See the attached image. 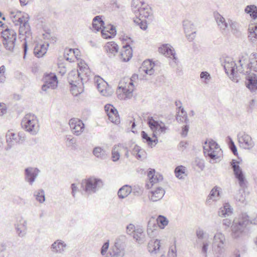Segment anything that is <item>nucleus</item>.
<instances>
[{
  "instance_id": "1",
  "label": "nucleus",
  "mask_w": 257,
  "mask_h": 257,
  "mask_svg": "<svg viewBox=\"0 0 257 257\" xmlns=\"http://www.w3.org/2000/svg\"><path fill=\"white\" fill-rule=\"evenodd\" d=\"M249 223L257 224L256 217L252 219H249L248 215L246 213L241 214L237 221H233L231 226V236L234 239L241 237L247 229Z\"/></svg>"
},
{
  "instance_id": "2",
  "label": "nucleus",
  "mask_w": 257,
  "mask_h": 257,
  "mask_svg": "<svg viewBox=\"0 0 257 257\" xmlns=\"http://www.w3.org/2000/svg\"><path fill=\"white\" fill-rule=\"evenodd\" d=\"M103 185L100 179L91 177L82 180L81 188L86 194L91 195L96 193Z\"/></svg>"
},
{
  "instance_id": "3",
  "label": "nucleus",
  "mask_w": 257,
  "mask_h": 257,
  "mask_svg": "<svg viewBox=\"0 0 257 257\" xmlns=\"http://www.w3.org/2000/svg\"><path fill=\"white\" fill-rule=\"evenodd\" d=\"M21 125L23 128L33 135H36L39 131L38 120L33 114H27L23 118Z\"/></svg>"
},
{
  "instance_id": "4",
  "label": "nucleus",
  "mask_w": 257,
  "mask_h": 257,
  "mask_svg": "<svg viewBox=\"0 0 257 257\" xmlns=\"http://www.w3.org/2000/svg\"><path fill=\"white\" fill-rule=\"evenodd\" d=\"M2 42L7 50L13 52L17 40V33L12 29L6 28L1 32Z\"/></svg>"
},
{
  "instance_id": "5",
  "label": "nucleus",
  "mask_w": 257,
  "mask_h": 257,
  "mask_svg": "<svg viewBox=\"0 0 257 257\" xmlns=\"http://www.w3.org/2000/svg\"><path fill=\"white\" fill-rule=\"evenodd\" d=\"M239 162L233 159L230 162V166L233 170L235 177L237 180L240 187L244 188L246 187V180L244 174L240 167Z\"/></svg>"
},
{
  "instance_id": "6",
  "label": "nucleus",
  "mask_w": 257,
  "mask_h": 257,
  "mask_svg": "<svg viewBox=\"0 0 257 257\" xmlns=\"http://www.w3.org/2000/svg\"><path fill=\"white\" fill-rule=\"evenodd\" d=\"M125 236L120 235L116 239L113 250L110 252L112 257H122L124 254Z\"/></svg>"
},
{
  "instance_id": "7",
  "label": "nucleus",
  "mask_w": 257,
  "mask_h": 257,
  "mask_svg": "<svg viewBox=\"0 0 257 257\" xmlns=\"http://www.w3.org/2000/svg\"><path fill=\"white\" fill-rule=\"evenodd\" d=\"M44 84L42 86V90L46 91L48 88L54 89L58 86V80L56 75L54 73L46 74L43 78Z\"/></svg>"
},
{
  "instance_id": "8",
  "label": "nucleus",
  "mask_w": 257,
  "mask_h": 257,
  "mask_svg": "<svg viewBox=\"0 0 257 257\" xmlns=\"http://www.w3.org/2000/svg\"><path fill=\"white\" fill-rule=\"evenodd\" d=\"M224 68L227 74H230V75L234 76L236 72L238 71L239 73H242L243 71L239 68L237 67L236 63L233 60V59L230 57H226L224 59Z\"/></svg>"
},
{
  "instance_id": "9",
  "label": "nucleus",
  "mask_w": 257,
  "mask_h": 257,
  "mask_svg": "<svg viewBox=\"0 0 257 257\" xmlns=\"http://www.w3.org/2000/svg\"><path fill=\"white\" fill-rule=\"evenodd\" d=\"M69 124L72 133L76 135L79 136L83 132L84 124L82 120L76 118L70 119Z\"/></svg>"
},
{
  "instance_id": "10",
  "label": "nucleus",
  "mask_w": 257,
  "mask_h": 257,
  "mask_svg": "<svg viewBox=\"0 0 257 257\" xmlns=\"http://www.w3.org/2000/svg\"><path fill=\"white\" fill-rule=\"evenodd\" d=\"M85 79L80 74L79 70H73L68 74V81L72 87H76L80 83L83 84Z\"/></svg>"
},
{
  "instance_id": "11",
  "label": "nucleus",
  "mask_w": 257,
  "mask_h": 257,
  "mask_svg": "<svg viewBox=\"0 0 257 257\" xmlns=\"http://www.w3.org/2000/svg\"><path fill=\"white\" fill-rule=\"evenodd\" d=\"M238 142L241 147L245 149L249 150L254 145L250 136L244 133H239L237 135Z\"/></svg>"
},
{
  "instance_id": "12",
  "label": "nucleus",
  "mask_w": 257,
  "mask_h": 257,
  "mask_svg": "<svg viewBox=\"0 0 257 257\" xmlns=\"http://www.w3.org/2000/svg\"><path fill=\"white\" fill-rule=\"evenodd\" d=\"M19 33L20 35L25 34L26 35V37L25 38V42L23 44L24 53V58L25 59L26 58V56L28 51V45L26 41V39L28 38L30 36H31V28L29 23H28L27 19H26L25 20V23H24L22 26H20L19 28Z\"/></svg>"
},
{
  "instance_id": "13",
  "label": "nucleus",
  "mask_w": 257,
  "mask_h": 257,
  "mask_svg": "<svg viewBox=\"0 0 257 257\" xmlns=\"http://www.w3.org/2000/svg\"><path fill=\"white\" fill-rule=\"evenodd\" d=\"M148 124L153 132L158 130L161 133H165L166 131L168 130V127L166 126L163 122H159L154 120L153 117H148Z\"/></svg>"
},
{
  "instance_id": "14",
  "label": "nucleus",
  "mask_w": 257,
  "mask_h": 257,
  "mask_svg": "<svg viewBox=\"0 0 257 257\" xmlns=\"http://www.w3.org/2000/svg\"><path fill=\"white\" fill-rule=\"evenodd\" d=\"M39 170L37 168L28 167L25 170V180L32 185L38 176Z\"/></svg>"
},
{
  "instance_id": "15",
  "label": "nucleus",
  "mask_w": 257,
  "mask_h": 257,
  "mask_svg": "<svg viewBox=\"0 0 257 257\" xmlns=\"http://www.w3.org/2000/svg\"><path fill=\"white\" fill-rule=\"evenodd\" d=\"M246 86L251 91L257 90V76L253 74H248L245 77Z\"/></svg>"
},
{
  "instance_id": "16",
  "label": "nucleus",
  "mask_w": 257,
  "mask_h": 257,
  "mask_svg": "<svg viewBox=\"0 0 257 257\" xmlns=\"http://www.w3.org/2000/svg\"><path fill=\"white\" fill-rule=\"evenodd\" d=\"M172 48L171 45L169 44H164L159 48V52L166 57H171V56H172L175 62L176 63L177 58L176 57L174 50Z\"/></svg>"
},
{
  "instance_id": "17",
  "label": "nucleus",
  "mask_w": 257,
  "mask_h": 257,
  "mask_svg": "<svg viewBox=\"0 0 257 257\" xmlns=\"http://www.w3.org/2000/svg\"><path fill=\"white\" fill-rule=\"evenodd\" d=\"M204 154L206 156L208 157L211 160L215 161L219 159L222 155V152L220 148L216 149H206V147H203Z\"/></svg>"
},
{
  "instance_id": "18",
  "label": "nucleus",
  "mask_w": 257,
  "mask_h": 257,
  "mask_svg": "<svg viewBox=\"0 0 257 257\" xmlns=\"http://www.w3.org/2000/svg\"><path fill=\"white\" fill-rule=\"evenodd\" d=\"M151 194L149 195L150 200L153 202H156L161 200L165 195V191L162 187H157L154 191L150 192Z\"/></svg>"
},
{
  "instance_id": "19",
  "label": "nucleus",
  "mask_w": 257,
  "mask_h": 257,
  "mask_svg": "<svg viewBox=\"0 0 257 257\" xmlns=\"http://www.w3.org/2000/svg\"><path fill=\"white\" fill-rule=\"evenodd\" d=\"M133 52L132 48L128 44L123 46V50H121L120 54V58L123 62L128 61L132 57Z\"/></svg>"
},
{
  "instance_id": "20",
  "label": "nucleus",
  "mask_w": 257,
  "mask_h": 257,
  "mask_svg": "<svg viewBox=\"0 0 257 257\" xmlns=\"http://www.w3.org/2000/svg\"><path fill=\"white\" fill-rule=\"evenodd\" d=\"M27 224V221L23 219H21L19 223L15 224V229L19 236L23 237L26 234Z\"/></svg>"
},
{
  "instance_id": "21",
  "label": "nucleus",
  "mask_w": 257,
  "mask_h": 257,
  "mask_svg": "<svg viewBox=\"0 0 257 257\" xmlns=\"http://www.w3.org/2000/svg\"><path fill=\"white\" fill-rule=\"evenodd\" d=\"M6 140L8 143L7 147L5 148L6 150L8 151L16 143H18V136L17 134L10 131L6 134Z\"/></svg>"
},
{
  "instance_id": "22",
  "label": "nucleus",
  "mask_w": 257,
  "mask_h": 257,
  "mask_svg": "<svg viewBox=\"0 0 257 257\" xmlns=\"http://www.w3.org/2000/svg\"><path fill=\"white\" fill-rule=\"evenodd\" d=\"M155 169H150L148 172V176L150 179V183L151 186H153L155 184L161 181L163 179V176L161 174H157L155 175Z\"/></svg>"
},
{
  "instance_id": "23",
  "label": "nucleus",
  "mask_w": 257,
  "mask_h": 257,
  "mask_svg": "<svg viewBox=\"0 0 257 257\" xmlns=\"http://www.w3.org/2000/svg\"><path fill=\"white\" fill-rule=\"evenodd\" d=\"M225 240V236L221 232L216 233L214 236L213 244L214 246L221 249L223 247L224 242Z\"/></svg>"
},
{
  "instance_id": "24",
  "label": "nucleus",
  "mask_w": 257,
  "mask_h": 257,
  "mask_svg": "<svg viewBox=\"0 0 257 257\" xmlns=\"http://www.w3.org/2000/svg\"><path fill=\"white\" fill-rule=\"evenodd\" d=\"M66 246V244L64 241L57 240L52 244L51 249L54 252L61 253L64 251Z\"/></svg>"
},
{
  "instance_id": "25",
  "label": "nucleus",
  "mask_w": 257,
  "mask_h": 257,
  "mask_svg": "<svg viewBox=\"0 0 257 257\" xmlns=\"http://www.w3.org/2000/svg\"><path fill=\"white\" fill-rule=\"evenodd\" d=\"M154 66L155 64L150 60H148L144 61L141 68L145 73L151 75L154 73V70L153 69Z\"/></svg>"
},
{
  "instance_id": "26",
  "label": "nucleus",
  "mask_w": 257,
  "mask_h": 257,
  "mask_svg": "<svg viewBox=\"0 0 257 257\" xmlns=\"http://www.w3.org/2000/svg\"><path fill=\"white\" fill-rule=\"evenodd\" d=\"M102 18V16H97L93 19L92 27L96 31H99L102 27L103 28L104 27V22Z\"/></svg>"
},
{
  "instance_id": "27",
  "label": "nucleus",
  "mask_w": 257,
  "mask_h": 257,
  "mask_svg": "<svg viewBox=\"0 0 257 257\" xmlns=\"http://www.w3.org/2000/svg\"><path fill=\"white\" fill-rule=\"evenodd\" d=\"M47 47L44 44L37 45L34 49V54L38 58L43 57L47 52Z\"/></svg>"
},
{
  "instance_id": "28",
  "label": "nucleus",
  "mask_w": 257,
  "mask_h": 257,
  "mask_svg": "<svg viewBox=\"0 0 257 257\" xmlns=\"http://www.w3.org/2000/svg\"><path fill=\"white\" fill-rule=\"evenodd\" d=\"M134 83L132 82H129V85L127 87L126 86L122 87L119 86V89H122V92L125 95L124 99L125 98H131L133 96V92L134 91Z\"/></svg>"
},
{
  "instance_id": "29",
  "label": "nucleus",
  "mask_w": 257,
  "mask_h": 257,
  "mask_svg": "<svg viewBox=\"0 0 257 257\" xmlns=\"http://www.w3.org/2000/svg\"><path fill=\"white\" fill-rule=\"evenodd\" d=\"M94 155L98 158L105 159L108 156V153L101 147H95L93 151Z\"/></svg>"
},
{
  "instance_id": "30",
  "label": "nucleus",
  "mask_w": 257,
  "mask_h": 257,
  "mask_svg": "<svg viewBox=\"0 0 257 257\" xmlns=\"http://www.w3.org/2000/svg\"><path fill=\"white\" fill-rule=\"evenodd\" d=\"M132 192L131 186L125 185L120 188L117 192L118 196L120 199H123L127 197Z\"/></svg>"
},
{
  "instance_id": "31",
  "label": "nucleus",
  "mask_w": 257,
  "mask_h": 257,
  "mask_svg": "<svg viewBox=\"0 0 257 257\" xmlns=\"http://www.w3.org/2000/svg\"><path fill=\"white\" fill-rule=\"evenodd\" d=\"M214 17L219 28L222 30H225L228 27V23L226 22L225 19L218 13L214 14Z\"/></svg>"
},
{
  "instance_id": "32",
  "label": "nucleus",
  "mask_w": 257,
  "mask_h": 257,
  "mask_svg": "<svg viewBox=\"0 0 257 257\" xmlns=\"http://www.w3.org/2000/svg\"><path fill=\"white\" fill-rule=\"evenodd\" d=\"M160 247V240L156 239L155 240H151L148 245V250L150 252L157 253V251L159 250Z\"/></svg>"
},
{
  "instance_id": "33",
  "label": "nucleus",
  "mask_w": 257,
  "mask_h": 257,
  "mask_svg": "<svg viewBox=\"0 0 257 257\" xmlns=\"http://www.w3.org/2000/svg\"><path fill=\"white\" fill-rule=\"evenodd\" d=\"M144 4V2H143L141 0H132V10L134 13L137 14L140 11V9H141L143 8L142 7Z\"/></svg>"
},
{
  "instance_id": "34",
  "label": "nucleus",
  "mask_w": 257,
  "mask_h": 257,
  "mask_svg": "<svg viewBox=\"0 0 257 257\" xmlns=\"http://www.w3.org/2000/svg\"><path fill=\"white\" fill-rule=\"evenodd\" d=\"M138 13L140 16L147 19L153 15L152 9L148 5L143 7L141 9H140V11Z\"/></svg>"
},
{
  "instance_id": "35",
  "label": "nucleus",
  "mask_w": 257,
  "mask_h": 257,
  "mask_svg": "<svg viewBox=\"0 0 257 257\" xmlns=\"http://www.w3.org/2000/svg\"><path fill=\"white\" fill-rule=\"evenodd\" d=\"M248 31V38L252 42H254L257 39V26H249Z\"/></svg>"
},
{
  "instance_id": "36",
  "label": "nucleus",
  "mask_w": 257,
  "mask_h": 257,
  "mask_svg": "<svg viewBox=\"0 0 257 257\" xmlns=\"http://www.w3.org/2000/svg\"><path fill=\"white\" fill-rule=\"evenodd\" d=\"M66 145L68 147H71L73 149H76L77 145L76 144V139L71 136H66L65 138Z\"/></svg>"
},
{
  "instance_id": "37",
  "label": "nucleus",
  "mask_w": 257,
  "mask_h": 257,
  "mask_svg": "<svg viewBox=\"0 0 257 257\" xmlns=\"http://www.w3.org/2000/svg\"><path fill=\"white\" fill-rule=\"evenodd\" d=\"M95 83L96 85L97 89L101 93V94L104 96L106 95V92L103 88L104 86L102 85V84H104L105 82H104L102 78H100L99 77H97L96 79L95 80Z\"/></svg>"
},
{
  "instance_id": "38",
  "label": "nucleus",
  "mask_w": 257,
  "mask_h": 257,
  "mask_svg": "<svg viewBox=\"0 0 257 257\" xmlns=\"http://www.w3.org/2000/svg\"><path fill=\"white\" fill-rule=\"evenodd\" d=\"M245 12L249 14L250 17L253 19L257 18V7L254 5L247 6L245 9Z\"/></svg>"
},
{
  "instance_id": "39",
  "label": "nucleus",
  "mask_w": 257,
  "mask_h": 257,
  "mask_svg": "<svg viewBox=\"0 0 257 257\" xmlns=\"http://www.w3.org/2000/svg\"><path fill=\"white\" fill-rule=\"evenodd\" d=\"M144 236L143 230L142 228H138L134 232L133 237L139 243L143 242Z\"/></svg>"
},
{
  "instance_id": "40",
  "label": "nucleus",
  "mask_w": 257,
  "mask_h": 257,
  "mask_svg": "<svg viewBox=\"0 0 257 257\" xmlns=\"http://www.w3.org/2000/svg\"><path fill=\"white\" fill-rule=\"evenodd\" d=\"M158 227V224L156 219L152 217L149 220L148 223L147 232L149 234L153 232Z\"/></svg>"
},
{
  "instance_id": "41",
  "label": "nucleus",
  "mask_w": 257,
  "mask_h": 257,
  "mask_svg": "<svg viewBox=\"0 0 257 257\" xmlns=\"http://www.w3.org/2000/svg\"><path fill=\"white\" fill-rule=\"evenodd\" d=\"M249 69H257V53H252L249 57V62L247 64Z\"/></svg>"
},
{
  "instance_id": "42",
  "label": "nucleus",
  "mask_w": 257,
  "mask_h": 257,
  "mask_svg": "<svg viewBox=\"0 0 257 257\" xmlns=\"http://www.w3.org/2000/svg\"><path fill=\"white\" fill-rule=\"evenodd\" d=\"M186 168L183 166H179L175 168V173L176 177L180 179H184V176H186L185 174Z\"/></svg>"
},
{
  "instance_id": "43",
  "label": "nucleus",
  "mask_w": 257,
  "mask_h": 257,
  "mask_svg": "<svg viewBox=\"0 0 257 257\" xmlns=\"http://www.w3.org/2000/svg\"><path fill=\"white\" fill-rule=\"evenodd\" d=\"M228 24L231 29L232 33L237 37L241 35V33L238 29V24L236 22H233L232 20H228Z\"/></svg>"
},
{
  "instance_id": "44",
  "label": "nucleus",
  "mask_w": 257,
  "mask_h": 257,
  "mask_svg": "<svg viewBox=\"0 0 257 257\" xmlns=\"http://www.w3.org/2000/svg\"><path fill=\"white\" fill-rule=\"evenodd\" d=\"M235 200L242 204H246V199L244 192L243 190H239L238 192L234 196Z\"/></svg>"
},
{
  "instance_id": "45",
  "label": "nucleus",
  "mask_w": 257,
  "mask_h": 257,
  "mask_svg": "<svg viewBox=\"0 0 257 257\" xmlns=\"http://www.w3.org/2000/svg\"><path fill=\"white\" fill-rule=\"evenodd\" d=\"M105 49L107 52L113 54L117 52L118 47L116 43L113 42H110L107 43Z\"/></svg>"
},
{
  "instance_id": "46",
  "label": "nucleus",
  "mask_w": 257,
  "mask_h": 257,
  "mask_svg": "<svg viewBox=\"0 0 257 257\" xmlns=\"http://www.w3.org/2000/svg\"><path fill=\"white\" fill-rule=\"evenodd\" d=\"M79 71L81 75L85 79L84 81H87L89 79V77L91 73L88 67L85 66L80 67Z\"/></svg>"
},
{
  "instance_id": "47",
  "label": "nucleus",
  "mask_w": 257,
  "mask_h": 257,
  "mask_svg": "<svg viewBox=\"0 0 257 257\" xmlns=\"http://www.w3.org/2000/svg\"><path fill=\"white\" fill-rule=\"evenodd\" d=\"M156 220L158 226L161 228H164L168 223L167 218L162 215H159Z\"/></svg>"
},
{
  "instance_id": "48",
  "label": "nucleus",
  "mask_w": 257,
  "mask_h": 257,
  "mask_svg": "<svg viewBox=\"0 0 257 257\" xmlns=\"http://www.w3.org/2000/svg\"><path fill=\"white\" fill-rule=\"evenodd\" d=\"M36 199L40 203H43L45 201V192L43 189L39 190L34 193Z\"/></svg>"
},
{
  "instance_id": "49",
  "label": "nucleus",
  "mask_w": 257,
  "mask_h": 257,
  "mask_svg": "<svg viewBox=\"0 0 257 257\" xmlns=\"http://www.w3.org/2000/svg\"><path fill=\"white\" fill-rule=\"evenodd\" d=\"M134 22L143 30H146L148 28V24L146 20H141L140 18H136L134 20Z\"/></svg>"
},
{
  "instance_id": "50",
  "label": "nucleus",
  "mask_w": 257,
  "mask_h": 257,
  "mask_svg": "<svg viewBox=\"0 0 257 257\" xmlns=\"http://www.w3.org/2000/svg\"><path fill=\"white\" fill-rule=\"evenodd\" d=\"M183 26L185 33L191 32L192 34L195 33V32H192V29L193 25L188 20H185L183 21Z\"/></svg>"
},
{
  "instance_id": "51",
  "label": "nucleus",
  "mask_w": 257,
  "mask_h": 257,
  "mask_svg": "<svg viewBox=\"0 0 257 257\" xmlns=\"http://www.w3.org/2000/svg\"><path fill=\"white\" fill-rule=\"evenodd\" d=\"M122 145L119 144L117 146H114L112 150V159L113 162H116L119 159L120 155L118 152V147H121Z\"/></svg>"
},
{
  "instance_id": "52",
  "label": "nucleus",
  "mask_w": 257,
  "mask_h": 257,
  "mask_svg": "<svg viewBox=\"0 0 257 257\" xmlns=\"http://www.w3.org/2000/svg\"><path fill=\"white\" fill-rule=\"evenodd\" d=\"M229 207V204L228 203H225L223 207H221L218 212V215L221 217H226V216H228V211H225V209H228Z\"/></svg>"
},
{
  "instance_id": "53",
  "label": "nucleus",
  "mask_w": 257,
  "mask_h": 257,
  "mask_svg": "<svg viewBox=\"0 0 257 257\" xmlns=\"http://www.w3.org/2000/svg\"><path fill=\"white\" fill-rule=\"evenodd\" d=\"M141 136L144 142L147 143L149 146L152 147L153 139L150 137L145 131L141 132Z\"/></svg>"
},
{
  "instance_id": "54",
  "label": "nucleus",
  "mask_w": 257,
  "mask_h": 257,
  "mask_svg": "<svg viewBox=\"0 0 257 257\" xmlns=\"http://www.w3.org/2000/svg\"><path fill=\"white\" fill-rule=\"evenodd\" d=\"M207 143H208V145L207 146H205L206 149L215 150L216 148H220L218 144L212 139L209 140L208 141H206L205 144L206 145Z\"/></svg>"
},
{
  "instance_id": "55",
  "label": "nucleus",
  "mask_w": 257,
  "mask_h": 257,
  "mask_svg": "<svg viewBox=\"0 0 257 257\" xmlns=\"http://www.w3.org/2000/svg\"><path fill=\"white\" fill-rule=\"evenodd\" d=\"M104 109L107 113V116L113 114L114 112L116 113L117 109L111 104H107L105 105Z\"/></svg>"
},
{
  "instance_id": "56",
  "label": "nucleus",
  "mask_w": 257,
  "mask_h": 257,
  "mask_svg": "<svg viewBox=\"0 0 257 257\" xmlns=\"http://www.w3.org/2000/svg\"><path fill=\"white\" fill-rule=\"evenodd\" d=\"M109 119L113 123L117 124L119 122V116L118 113L117 111L116 112L113 113V114L108 116Z\"/></svg>"
},
{
  "instance_id": "57",
  "label": "nucleus",
  "mask_w": 257,
  "mask_h": 257,
  "mask_svg": "<svg viewBox=\"0 0 257 257\" xmlns=\"http://www.w3.org/2000/svg\"><path fill=\"white\" fill-rule=\"evenodd\" d=\"M6 67L4 65L0 67V83H4L6 81V77L5 76Z\"/></svg>"
},
{
  "instance_id": "58",
  "label": "nucleus",
  "mask_w": 257,
  "mask_h": 257,
  "mask_svg": "<svg viewBox=\"0 0 257 257\" xmlns=\"http://www.w3.org/2000/svg\"><path fill=\"white\" fill-rule=\"evenodd\" d=\"M219 192L218 190L217 189V188H214L211 190L209 195V197L210 198V199L215 200L219 196Z\"/></svg>"
},
{
  "instance_id": "59",
  "label": "nucleus",
  "mask_w": 257,
  "mask_h": 257,
  "mask_svg": "<svg viewBox=\"0 0 257 257\" xmlns=\"http://www.w3.org/2000/svg\"><path fill=\"white\" fill-rule=\"evenodd\" d=\"M200 78L204 79V82L207 84L208 81L211 79V76L209 73L206 71H203L200 74Z\"/></svg>"
},
{
  "instance_id": "60",
  "label": "nucleus",
  "mask_w": 257,
  "mask_h": 257,
  "mask_svg": "<svg viewBox=\"0 0 257 257\" xmlns=\"http://www.w3.org/2000/svg\"><path fill=\"white\" fill-rule=\"evenodd\" d=\"M26 19L28 20V22L29 21V16L27 14L19 18L18 20H16V23H15V25H20V26H22V25H23L24 23H25Z\"/></svg>"
},
{
  "instance_id": "61",
  "label": "nucleus",
  "mask_w": 257,
  "mask_h": 257,
  "mask_svg": "<svg viewBox=\"0 0 257 257\" xmlns=\"http://www.w3.org/2000/svg\"><path fill=\"white\" fill-rule=\"evenodd\" d=\"M195 164L201 170H203L204 168V164L203 161L199 159L196 158L195 160Z\"/></svg>"
},
{
  "instance_id": "62",
  "label": "nucleus",
  "mask_w": 257,
  "mask_h": 257,
  "mask_svg": "<svg viewBox=\"0 0 257 257\" xmlns=\"http://www.w3.org/2000/svg\"><path fill=\"white\" fill-rule=\"evenodd\" d=\"M107 33H108V31L106 27H103L101 30V34L103 38L104 39H108L111 38V36L108 35Z\"/></svg>"
},
{
  "instance_id": "63",
  "label": "nucleus",
  "mask_w": 257,
  "mask_h": 257,
  "mask_svg": "<svg viewBox=\"0 0 257 257\" xmlns=\"http://www.w3.org/2000/svg\"><path fill=\"white\" fill-rule=\"evenodd\" d=\"M136 230L135 225L133 224L130 223L126 226V233L131 234Z\"/></svg>"
},
{
  "instance_id": "64",
  "label": "nucleus",
  "mask_w": 257,
  "mask_h": 257,
  "mask_svg": "<svg viewBox=\"0 0 257 257\" xmlns=\"http://www.w3.org/2000/svg\"><path fill=\"white\" fill-rule=\"evenodd\" d=\"M7 112V107L5 104L0 103V115L2 116Z\"/></svg>"
}]
</instances>
